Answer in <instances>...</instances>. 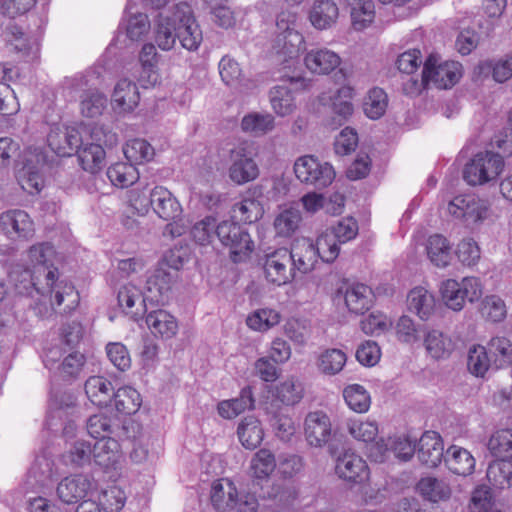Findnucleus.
<instances>
[{
	"mask_svg": "<svg viewBox=\"0 0 512 512\" xmlns=\"http://www.w3.org/2000/svg\"><path fill=\"white\" fill-rule=\"evenodd\" d=\"M155 42L161 50H171L176 40L188 51H197L203 41L200 25L196 21L192 7L180 2L172 9L164 10L157 16Z\"/></svg>",
	"mask_w": 512,
	"mask_h": 512,
	"instance_id": "1",
	"label": "nucleus"
},
{
	"mask_svg": "<svg viewBox=\"0 0 512 512\" xmlns=\"http://www.w3.org/2000/svg\"><path fill=\"white\" fill-rule=\"evenodd\" d=\"M54 254V248L49 243L33 245L28 256L34 266L33 274H30L31 285L41 295H50L53 306H61L65 301L63 311L70 313L79 304V294L71 283L58 281V269H50L48 263Z\"/></svg>",
	"mask_w": 512,
	"mask_h": 512,
	"instance_id": "2",
	"label": "nucleus"
},
{
	"mask_svg": "<svg viewBox=\"0 0 512 512\" xmlns=\"http://www.w3.org/2000/svg\"><path fill=\"white\" fill-rule=\"evenodd\" d=\"M505 167L504 157L493 151L475 154L464 166L463 180L470 186L496 181Z\"/></svg>",
	"mask_w": 512,
	"mask_h": 512,
	"instance_id": "3",
	"label": "nucleus"
},
{
	"mask_svg": "<svg viewBox=\"0 0 512 512\" xmlns=\"http://www.w3.org/2000/svg\"><path fill=\"white\" fill-rule=\"evenodd\" d=\"M447 210L450 216L467 228H474L482 224L491 215L488 202L475 194L455 196L448 203Z\"/></svg>",
	"mask_w": 512,
	"mask_h": 512,
	"instance_id": "4",
	"label": "nucleus"
},
{
	"mask_svg": "<svg viewBox=\"0 0 512 512\" xmlns=\"http://www.w3.org/2000/svg\"><path fill=\"white\" fill-rule=\"evenodd\" d=\"M287 492L280 485H272L267 488L261 487L259 498L269 501V504H260L254 494L247 493L235 498V505L230 511L234 512H281L287 505Z\"/></svg>",
	"mask_w": 512,
	"mask_h": 512,
	"instance_id": "5",
	"label": "nucleus"
},
{
	"mask_svg": "<svg viewBox=\"0 0 512 512\" xmlns=\"http://www.w3.org/2000/svg\"><path fill=\"white\" fill-rule=\"evenodd\" d=\"M440 293L449 309L460 311L466 301L472 303L482 296V284L476 277H464L460 282L447 279L441 283Z\"/></svg>",
	"mask_w": 512,
	"mask_h": 512,
	"instance_id": "6",
	"label": "nucleus"
},
{
	"mask_svg": "<svg viewBox=\"0 0 512 512\" xmlns=\"http://www.w3.org/2000/svg\"><path fill=\"white\" fill-rule=\"evenodd\" d=\"M215 234L221 244L229 248L234 263L241 262L254 248L249 233L234 221L225 220L217 224Z\"/></svg>",
	"mask_w": 512,
	"mask_h": 512,
	"instance_id": "7",
	"label": "nucleus"
},
{
	"mask_svg": "<svg viewBox=\"0 0 512 512\" xmlns=\"http://www.w3.org/2000/svg\"><path fill=\"white\" fill-rule=\"evenodd\" d=\"M294 173L297 179L316 189L328 187L335 178V171L331 164L321 162L312 155L298 158L294 164Z\"/></svg>",
	"mask_w": 512,
	"mask_h": 512,
	"instance_id": "8",
	"label": "nucleus"
},
{
	"mask_svg": "<svg viewBox=\"0 0 512 512\" xmlns=\"http://www.w3.org/2000/svg\"><path fill=\"white\" fill-rule=\"evenodd\" d=\"M424 82L438 89L453 87L462 76V65L456 61H440L437 54H430L423 63Z\"/></svg>",
	"mask_w": 512,
	"mask_h": 512,
	"instance_id": "9",
	"label": "nucleus"
},
{
	"mask_svg": "<svg viewBox=\"0 0 512 512\" xmlns=\"http://www.w3.org/2000/svg\"><path fill=\"white\" fill-rule=\"evenodd\" d=\"M101 134L105 137L104 145L112 146L117 142V135L115 133H106L103 127H94L91 131V137L98 141V143L86 145L82 143L78 151H75L82 169L92 174L98 172L104 166L105 150L99 137Z\"/></svg>",
	"mask_w": 512,
	"mask_h": 512,
	"instance_id": "10",
	"label": "nucleus"
},
{
	"mask_svg": "<svg viewBox=\"0 0 512 512\" xmlns=\"http://www.w3.org/2000/svg\"><path fill=\"white\" fill-rule=\"evenodd\" d=\"M65 85L72 92H83L80 96V109L83 116L94 118L102 115L107 106V97L98 89L89 87V80L86 75L77 74L67 79Z\"/></svg>",
	"mask_w": 512,
	"mask_h": 512,
	"instance_id": "11",
	"label": "nucleus"
},
{
	"mask_svg": "<svg viewBox=\"0 0 512 512\" xmlns=\"http://www.w3.org/2000/svg\"><path fill=\"white\" fill-rule=\"evenodd\" d=\"M263 269L266 280L278 286L290 283L296 277L293 258H291V253L286 247L267 253Z\"/></svg>",
	"mask_w": 512,
	"mask_h": 512,
	"instance_id": "12",
	"label": "nucleus"
},
{
	"mask_svg": "<svg viewBox=\"0 0 512 512\" xmlns=\"http://www.w3.org/2000/svg\"><path fill=\"white\" fill-rule=\"evenodd\" d=\"M50 149L60 157H70L78 151L82 144V135L77 126H67L55 123L47 135Z\"/></svg>",
	"mask_w": 512,
	"mask_h": 512,
	"instance_id": "13",
	"label": "nucleus"
},
{
	"mask_svg": "<svg viewBox=\"0 0 512 512\" xmlns=\"http://www.w3.org/2000/svg\"><path fill=\"white\" fill-rule=\"evenodd\" d=\"M304 435L310 446L324 447L332 437L330 417L323 411L309 412L304 420Z\"/></svg>",
	"mask_w": 512,
	"mask_h": 512,
	"instance_id": "14",
	"label": "nucleus"
},
{
	"mask_svg": "<svg viewBox=\"0 0 512 512\" xmlns=\"http://www.w3.org/2000/svg\"><path fill=\"white\" fill-rule=\"evenodd\" d=\"M230 159L231 165L228 172L232 182L242 185L258 177V165L246 148L238 147L231 150Z\"/></svg>",
	"mask_w": 512,
	"mask_h": 512,
	"instance_id": "15",
	"label": "nucleus"
},
{
	"mask_svg": "<svg viewBox=\"0 0 512 512\" xmlns=\"http://www.w3.org/2000/svg\"><path fill=\"white\" fill-rule=\"evenodd\" d=\"M335 471L341 479L353 483H363L370 477L366 461L351 451H345L337 458Z\"/></svg>",
	"mask_w": 512,
	"mask_h": 512,
	"instance_id": "16",
	"label": "nucleus"
},
{
	"mask_svg": "<svg viewBox=\"0 0 512 512\" xmlns=\"http://www.w3.org/2000/svg\"><path fill=\"white\" fill-rule=\"evenodd\" d=\"M0 225L9 238L29 239L34 234V223L21 209L8 210L0 215Z\"/></svg>",
	"mask_w": 512,
	"mask_h": 512,
	"instance_id": "17",
	"label": "nucleus"
},
{
	"mask_svg": "<svg viewBox=\"0 0 512 512\" xmlns=\"http://www.w3.org/2000/svg\"><path fill=\"white\" fill-rule=\"evenodd\" d=\"M177 278L175 271L166 270L157 265L146 280L145 292L148 301L163 303Z\"/></svg>",
	"mask_w": 512,
	"mask_h": 512,
	"instance_id": "18",
	"label": "nucleus"
},
{
	"mask_svg": "<svg viewBox=\"0 0 512 512\" xmlns=\"http://www.w3.org/2000/svg\"><path fill=\"white\" fill-rule=\"evenodd\" d=\"M416 454L423 465L437 467L445 456L441 435L435 431H425L419 439Z\"/></svg>",
	"mask_w": 512,
	"mask_h": 512,
	"instance_id": "19",
	"label": "nucleus"
},
{
	"mask_svg": "<svg viewBox=\"0 0 512 512\" xmlns=\"http://www.w3.org/2000/svg\"><path fill=\"white\" fill-rule=\"evenodd\" d=\"M299 80L291 78L289 83L271 88L269 99L273 111L280 117L292 114L296 109V87Z\"/></svg>",
	"mask_w": 512,
	"mask_h": 512,
	"instance_id": "20",
	"label": "nucleus"
},
{
	"mask_svg": "<svg viewBox=\"0 0 512 512\" xmlns=\"http://www.w3.org/2000/svg\"><path fill=\"white\" fill-rule=\"evenodd\" d=\"M140 101V93L135 82L126 78L119 80L113 90L111 105L117 114L134 111Z\"/></svg>",
	"mask_w": 512,
	"mask_h": 512,
	"instance_id": "21",
	"label": "nucleus"
},
{
	"mask_svg": "<svg viewBox=\"0 0 512 512\" xmlns=\"http://www.w3.org/2000/svg\"><path fill=\"white\" fill-rule=\"evenodd\" d=\"M151 208L165 221H174L182 214V207L177 198L163 186L151 189Z\"/></svg>",
	"mask_w": 512,
	"mask_h": 512,
	"instance_id": "22",
	"label": "nucleus"
},
{
	"mask_svg": "<svg viewBox=\"0 0 512 512\" xmlns=\"http://www.w3.org/2000/svg\"><path fill=\"white\" fill-rule=\"evenodd\" d=\"M93 483L86 475L65 477L57 486V495L65 504H75L88 495Z\"/></svg>",
	"mask_w": 512,
	"mask_h": 512,
	"instance_id": "23",
	"label": "nucleus"
},
{
	"mask_svg": "<svg viewBox=\"0 0 512 512\" xmlns=\"http://www.w3.org/2000/svg\"><path fill=\"white\" fill-rule=\"evenodd\" d=\"M340 56L328 48H314L304 57L306 68L313 74L327 75L339 67Z\"/></svg>",
	"mask_w": 512,
	"mask_h": 512,
	"instance_id": "24",
	"label": "nucleus"
},
{
	"mask_svg": "<svg viewBox=\"0 0 512 512\" xmlns=\"http://www.w3.org/2000/svg\"><path fill=\"white\" fill-rule=\"evenodd\" d=\"M296 273L307 274L311 272L318 262L317 250L314 249L310 238L297 239L289 249Z\"/></svg>",
	"mask_w": 512,
	"mask_h": 512,
	"instance_id": "25",
	"label": "nucleus"
},
{
	"mask_svg": "<svg viewBox=\"0 0 512 512\" xmlns=\"http://www.w3.org/2000/svg\"><path fill=\"white\" fill-rule=\"evenodd\" d=\"M84 389L89 401L98 407L109 406L116 390L112 381L102 375L90 376L85 381Z\"/></svg>",
	"mask_w": 512,
	"mask_h": 512,
	"instance_id": "26",
	"label": "nucleus"
},
{
	"mask_svg": "<svg viewBox=\"0 0 512 512\" xmlns=\"http://www.w3.org/2000/svg\"><path fill=\"white\" fill-rule=\"evenodd\" d=\"M118 304L123 308L126 314L130 315L135 321L146 313L147 294L142 293L139 288L132 284H125L120 287L117 294Z\"/></svg>",
	"mask_w": 512,
	"mask_h": 512,
	"instance_id": "27",
	"label": "nucleus"
},
{
	"mask_svg": "<svg viewBox=\"0 0 512 512\" xmlns=\"http://www.w3.org/2000/svg\"><path fill=\"white\" fill-rule=\"evenodd\" d=\"M444 462L450 472L460 476L472 474L476 465L473 455L467 449L458 445L448 447Z\"/></svg>",
	"mask_w": 512,
	"mask_h": 512,
	"instance_id": "28",
	"label": "nucleus"
},
{
	"mask_svg": "<svg viewBox=\"0 0 512 512\" xmlns=\"http://www.w3.org/2000/svg\"><path fill=\"white\" fill-rule=\"evenodd\" d=\"M416 490L424 500L431 503L448 501L452 495L450 484L445 479L433 476L422 477L416 485Z\"/></svg>",
	"mask_w": 512,
	"mask_h": 512,
	"instance_id": "29",
	"label": "nucleus"
},
{
	"mask_svg": "<svg viewBox=\"0 0 512 512\" xmlns=\"http://www.w3.org/2000/svg\"><path fill=\"white\" fill-rule=\"evenodd\" d=\"M145 321L151 333L163 339L174 337L178 331L176 318L162 309L148 312Z\"/></svg>",
	"mask_w": 512,
	"mask_h": 512,
	"instance_id": "30",
	"label": "nucleus"
},
{
	"mask_svg": "<svg viewBox=\"0 0 512 512\" xmlns=\"http://www.w3.org/2000/svg\"><path fill=\"white\" fill-rule=\"evenodd\" d=\"M120 457L121 447L115 437L100 439L93 445V460L103 469L114 467Z\"/></svg>",
	"mask_w": 512,
	"mask_h": 512,
	"instance_id": "31",
	"label": "nucleus"
},
{
	"mask_svg": "<svg viewBox=\"0 0 512 512\" xmlns=\"http://www.w3.org/2000/svg\"><path fill=\"white\" fill-rule=\"evenodd\" d=\"M373 292L370 287L362 283L350 285L344 296L345 304L351 313L363 314L373 304Z\"/></svg>",
	"mask_w": 512,
	"mask_h": 512,
	"instance_id": "32",
	"label": "nucleus"
},
{
	"mask_svg": "<svg viewBox=\"0 0 512 512\" xmlns=\"http://www.w3.org/2000/svg\"><path fill=\"white\" fill-rule=\"evenodd\" d=\"M407 305L408 309L420 319L428 320L435 309V297L426 288L418 286L408 293Z\"/></svg>",
	"mask_w": 512,
	"mask_h": 512,
	"instance_id": "33",
	"label": "nucleus"
},
{
	"mask_svg": "<svg viewBox=\"0 0 512 512\" xmlns=\"http://www.w3.org/2000/svg\"><path fill=\"white\" fill-rule=\"evenodd\" d=\"M86 427L89 435L98 440L109 437L117 438L124 429L120 427L117 420L105 414L90 416L87 420Z\"/></svg>",
	"mask_w": 512,
	"mask_h": 512,
	"instance_id": "34",
	"label": "nucleus"
},
{
	"mask_svg": "<svg viewBox=\"0 0 512 512\" xmlns=\"http://www.w3.org/2000/svg\"><path fill=\"white\" fill-rule=\"evenodd\" d=\"M276 467L274 454L265 448L258 450L250 461L251 476L257 485L263 481L268 483Z\"/></svg>",
	"mask_w": 512,
	"mask_h": 512,
	"instance_id": "35",
	"label": "nucleus"
},
{
	"mask_svg": "<svg viewBox=\"0 0 512 512\" xmlns=\"http://www.w3.org/2000/svg\"><path fill=\"white\" fill-rule=\"evenodd\" d=\"M156 57V47L151 43L144 44L139 55L141 65L139 82L145 88L156 85L159 80Z\"/></svg>",
	"mask_w": 512,
	"mask_h": 512,
	"instance_id": "36",
	"label": "nucleus"
},
{
	"mask_svg": "<svg viewBox=\"0 0 512 512\" xmlns=\"http://www.w3.org/2000/svg\"><path fill=\"white\" fill-rule=\"evenodd\" d=\"M338 7L332 0H316L309 13L311 24L319 30L330 28L338 18Z\"/></svg>",
	"mask_w": 512,
	"mask_h": 512,
	"instance_id": "37",
	"label": "nucleus"
},
{
	"mask_svg": "<svg viewBox=\"0 0 512 512\" xmlns=\"http://www.w3.org/2000/svg\"><path fill=\"white\" fill-rule=\"evenodd\" d=\"M424 346L427 353L436 360L448 358L454 350L451 337L437 329L427 332Z\"/></svg>",
	"mask_w": 512,
	"mask_h": 512,
	"instance_id": "38",
	"label": "nucleus"
},
{
	"mask_svg": "<svg viewBox=\"0 0 512 512\" xmlns=\"http://www.w3.org/2000/svg\"><path fill=\"white\" fill-rule=\"evenodd\" d=\"M237 435L239 441L246 449L253 450L261 444L264 431L256 417L248 416L239 423Z\"/></svg>",
	"mask_w": 512,
	"mask_h": 512,
	"instance_id": "39",
	"label": "nucleus"
},
{
	"mask_svg": "<svg viewBox=\"0 0 512 512\" xmlns=\"http://www.w3.org/2000/svg\"><path fill=\"white\" fill-rule=\"evenodd\" d=\"M112 403L118 413L132 415L140 409L142 397L132 386H123L115 390Z\"/></svg>",
	"mask_w": 512,
	"mask_h": 512,
	"instance_id": "40",
	"label": "nucleus"
},
{
	"mask_svg": "<svg viewBox=\"0 0 512 512\" xmlns=\"http://www.w3.org/2000/svg\"><path fill=\"white\" fill-rule=\"evenodd\" d=\"M9 31L11 37L8 41L11 49L21 54L23 58H34L39 50L38 38L25 34L17 25L11 26Z\"/></svg>",
	"mask_w": 512,
	"mask_h": 512,
	"instance_id": "41",
	"label": "nucleus"
},
{
	"mask_svg": "<svg viewBox=\"0 0 512 512\" xmlns=\"http://www.w3.org/2000/svg\"><path fill=\"white\" fill-rule=\"evenodd\" d=\"M254 406V398L250 387L241 390L239 397L222 401L218 404V413L225 419H232Z\"/></svg>",
	"mask_w": 512,
	"mask_h": 512,
	"instance_id": "42",
	"label": "nucleus"
},
{
	"mask_svg": "<svg viewBox=\"0 0 512 512\" xmlns=\"http://www.w3.org/2000/svg\"><path fill=\"white\" fill-rule=\"evenodd\" d=\"M275 127V118L270 113L251 112L241 120V129L255 137L271 132Z\"/></svg>",
	"mask_w": 512,
	"mask_h": 512,
	"instance_id": "43",
	"label": "nucleus"
},
{
	"mask_svg": "<svg viewBox=\"0 0 512 512\" xmlns=\"http://www.w3.org/2000/svg\"><path fill=\"white\" fill-rule=\"evenodd\" d=\"M305 41L302 34L294 28L285 26V31L281 32L276 38L277 53L290 60L296 58L304 46Z\"/></svg>",
	"mask_w": 512,
	"mask_h": 512,
	"instance_id": "44",
	"label": "nucleus"
},
{
	"mask_svg": "<svg viewBox=\"0 0 512 512\" xmlns=\"http://www.w3.org/2000/svg\"><path fill=\"white\" fill-rule=\"evenodd\" d=\"M350 9L352 25L356 30H363L370 25L375 17L373 0H346Z\"/></svg>",
	"mask_w": 512,
	"mask_h": 512,
	"instance_id": "45",
	"label": "nucleus"
},
{
	"mask_svg": "<svg viewBox=\"0 0 512 512\" xmlns=\"http://www.w3.org/2000/svg\"><path fill=\"white\" fill-rule=\"evenodd\" d=\"M226 486L221 481H216L211 489V503L217 512L230 511L232 505H235L237 489L235 485L226 480Z\"/></svg>",
	"mask_w": 512,
	"mask_h": 512,
	"instance_id": "46",
	"label": "nucleus"
},
{
	"mask_svg": "<svg viewBox=\"0 0 512 512\" xmlns=\"http://www.w3.org/2000/svg\"><path fill=\"white\" fill-rule=\"evenodd\" d=\"M426 250L431 263L437 267H446L451 261V245L449 241L440 234L429 237Z\"/></svg>",
	"mask_w": 512,
	"mask_h": 512,
	"instance_id": "47",
	"label": "nucleus"
},
{
	"mask_svg": "<svg viewBox=\"0 0 512 512\" xmlns=\"http://www.w3.org/2000/svg\"><path fill=\"white\" fill-rule=\"evenodd\" d=\"M479 73L488 75L498 83H504L512 77V55H505L499 59H490L480 62Z\"/></svg>",
	"mask_w": 512,
	"mask_h": 512,
	"instance_id": "48",
	"label": "nucleus"
},
{
	"mask_svg": "<svg viewBox=\"0 0 512 512\" xmlns=\"http://www.w3.org/2000/svg\"><path fill=\"white\" fill-rule=\"evenodd\" d=\"M303 396L304 386L302 382L294 376L280 382L275 389L276 399L287 406H293L299 403Z\"/></svg>",
	"mask_w": 512,
	"mask_h": 512,
	"instance_id": "49",
	"label": "nucleus"
},
{
	"mask_svg": "<svg viewBox=\"0 0 512 512\" xmlns=\"http://www.w3.org/2000/svg\"><path fill=\"white\" fill-rule=\"evenodd\" d=\"M486 476L490 484L495 488H509L512 486L511 460L498 459L493 461L487 468Z\"/></svg>",
	"mask_w": 512,
	"mask_h": 512,
	"instance_id": "50",
	"label": "nucleus"
},
{
	"mask_svg": "<svg viewBox=\"0 0 512 512\" xmlns=\"http://www.w3.org/2000/svg\"><path fill=\"white\" fill-rule=\"evenodd\" d=\"M107 177L114 186L125 188L139 179V172L131 163L118 162L107 169Z\"/></svg>",
	"mask_w": 512,
	"mask_h": 512,
	"instance_id": "51",
	"label": "nucleus"
},
{
	"mask_svg": "<svg viewBox=\"0 0 512 512\" xmlns=\"http://www.w3.org/2000/svg\"><path fill=\"white\" fill-rule=\"evenodd\" d=\"M495 368H503L512 364V342L506 337H493L487 346Z\"/></svg>",
	"mask_w": 512,
	"mask_h": 512,
	"instance_id": "52",
	"label": "nucleus"
},
{
	"mask_svg": "<svg viewBox=\"0 0 512 512\" xmlns=\"http://www.w3.org/2000/svg\"><path fill=\"white\" fill-rule=\"evenodd\" d=\"M123 153L134 166L152 160L155 155L152 145L140 138L129 140L123 148Z\"/></svg>",
	"mask_w": 512,
	"mask_h": 512,
	"instance_id": "53",
	"label": "nucleus"
},
{
	"mask_svg": "<svg viewBox=\"0 0 512 512\" xmlns=\"http://www.w3.org/2000/svg\"><path fill=\"white\" fill-rule=\"evenodd\" d=\"M488 449L494 457L512 461V429L495 431L488 441Z\"/></svg>",
	"mask_w": 512,
	"mask_h": 512,
	"instance_id": "54",
	"label": "nucleus"
},
{
	"mask_svg": "<svg viewBox=\"0 0 512 512\" xmlns=\"http://www.w3.org/2000/svg\"><path fill=\"white\" fill-rule=\"evenodd\" d=\"M343 397L348 407L357 413H365L371 405V396L360 384H350L343 390Z\"/></svg>",
	"mask_w": 512,
	"mask_h": 512,
	"instance_id": "55",
	"label": "nucleus"
},
{
	"mask_svg": "<svg viewBox=\"0 0 512 512\" xmlns=\"http://www.w3.org/2000/svg\"><path fill=\"white\" fill-rule=\"evenodd\" d=\"M280 321L281 314L278 311L271 308H261L247 317L246 324L252 330L265 332L278 325Z\"/></svg>",
	"mask_w": 512,
	"mask_h": 512,
	"instance_id": "56",
	"label": "nucleus"
},
{
	"mask_svg": "<svg viewBox=\"0 0 512 512\" xmlns=\"http://www.w3.org/2000/svg\"><path fill=\"white\" fill-rule=\"evenodd\" d=\"M317 257L325 263H333L340 253V243L327 229L313 241Z\"/></svg>",
	"mask_w": 512,
	"mask_h": 512,
	"instance_id": "57",
	"label": "nucleus"
},
{
	"mask_svg": "<svg viewBox=\"0 0 512 512\" xmlns=\"http://www.w3.org/2000/svg\"><path fill=\"white\" fill-rule=\"evenodd\" d=\"M302 220L301 212L296 207H289L278 214L274 221L277 235L290 237L299 227Z\"/></svg>",
	"mask_w": 512,
	"mask_h": 512,
	"instance_id": "58",
	"label": "nucleus"
},
{
	"mask_svg": "<svg viewBox=\"0 0 512 512\" xmlns=\"http://www.w3.org/2000/svg\"><path fill=\"white\" fill-rule=\"evenodd\" d=\"M493 364L486 347L474 345L469 349L467 367L477 377H483Z\"/></svg>",
	"mask_w": 512,
	"mask_h": 512,
	"instance_id": "59",
	"label": "nucleus"
},
{
	"mask_svg": "<svg viewBox=\"0 0 512 512\" xmlns=\"http://www.w3.org/2000/svg\"><path fill=\"white\" fill-rule=\"evenodd\" d=\"M85 356L78 351H70L57 365L59 376L66 381H71L79 377L85 364Z\"/></svg>",
	"mask_w": 512,
	"mask_h": 512,
	"instance_id": "60",
	"label": "nucleus"
},
{
	"mask_svg": "<svg viewBox=\"0 0 512 512\" xmlns=\"http://www.w3.org/2000/svg\"><path fill=\"white\" fill-rule=\"evenodd\" d=\"M388 105V97L381 88H372L364 101V112L370 119L376 120L382 117Z\"/></svg>",
	"mask_w": 512,
	"mask_h": 512,
	"instance_id": "61",
	"label": "nucleus"
},
{
	"mask_svg": "<svg viewBox=\"0 0 512 512\" xmlns=\"http://www.w3.org/2000/svg\"><path fill=\"white\" fill-rule=\"evenodd\" d=\"M347 357L339 349H328L320 354L317 362L319 370L326 375H336L344 367Z\"/></svg>",
	"mask_w": 512,
	"mask_h": 512,
	"instance_id": "62",
	"label": "nucleus"
},
{
	"mask_svg": "<svg viewBox=\"0 0 512 512\" xmlns=\"http://www.w3.org/2000/svg\"><path fill=\"white\" fill-rule=\"evenodd\" d=\"M52 462L44 456L36 457L31 466L28 478L34 479L35 485L39 488L48 487L54 475Z\"/></svg>",
	"mask_w": 512,
	"mask_h": 512,
	"instance_id": "63",
	"label": "nucleus"
},
{
	"mask_svg": "<svg viewBox=\"0 0 512 512\" xmlns=\"http://www.w3.org/2000/svg\"><path fill=\"white\" fill-rule=\"evenodd\" d=\"M233 212L240 221L253 223L262 217L263 208L258 200L244 197L242 201L234 205Z\"/></svg>",
	"mask_w": 512,
	"mask_h": 512,
	"instance_id": "64",
	"label": "nucleus"
}]
</instances>
